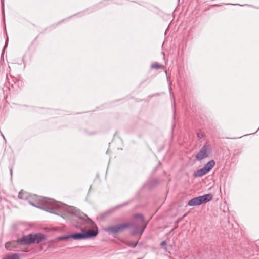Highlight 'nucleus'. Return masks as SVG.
Listing matches in <instances>:
<instances>
[{
	"label": "nucleus",
	"mask_w": 259,
	"mask_h": 259,
	"mask_svg": "<svg viewBox=\"0 0 259 259\" xmlns=\"http://www.w3.org/2000/svg\"><path fill=\"white\" fill-rule=\"evenodd\" d=\"M4 259H20V256L18 254L14 253L11 255L6 256Z\"/></svg>",
	"instance_id": "nucleus-12"
},
{
	"label": "nucleus",
	"mask_w": 259,
	"mask_h": 259,
	"mask_svg": "<svg viewBox=\"0 0 259 259\" xmlns=\"http://www.w3.org/2000/svg\"><path fill=\"white\" fill-rule=\"evenodd\" d=\"M138 259H141V258H138Z\"/></svg>",
	"instance_id": "nucleus-20"
},
{
	"label": "nucleus",
	"mask_w": 259,
	"mask_h": 259,
	"mask_svg": "<svg viewBox=\"0 0 259 259\" xmlns=\"http://www.w3.org/2000/svg\"><path fill=\"white\" fill-rule=\"evenodd\" d=\"M197 135L198 138L201 139L203 138L205 136V134L204 132H202L201 131L199 130L197 133Z\"/></svg>",
	"instance_id": "nucleus-15"
},
{
	"label": "nucleus",
	"mask_w": 259,
	"mask_h": 259,
	"mask_svg": "<svg viewBox=\"0 0 259 259\" xmlns=\"http://www.w3.org/2000/svg\"><path fill=\"white\" fill-rule=\"evenodd\" d=\"M163 67V66L157 63H155L154 64H152L151 66L152 68H155V69H159Z\"/></svg>",
	"instance_id": "nucleus-13"
},
{
	"label": "nucleus",
	"mask_w": 259,
	"mask_h": 259,
	"mask_svg": "<svg viewBox=\"0 0 259 259\" xmlns=\"http://www.w3.org/2000/svg\"><path fill=\"white\" fill-rule=\"evenodd\" d=\"M204 204L201 196L191 199L188 201V205L190 206L200 205Z\"/></svg>",
	"instance_id": "nucleus-7"
},
{
	"label": "nucleus",
	"mask_w": 259,
	"mask_h": 259,
	"mask_svg": "<svg viewBox=\"0 0 259 259\" xmlns=\"http://www.w3.org/2000/svg\"><path fill=\"white\" fill-rule=\"evenodd\" d=\"M207 173H208L207 171L206 170V169L204 167H203L202 168L197 170L194 174V176L195 177H202V176L206 174Z\"/></svg>",
	"instance_id": "nucleus-9"
},
{
	"label": "nucleus",
	"mask_w": 259,
	"mask_h": 259,
	"mask_svg": "<svg viewBox=\"0 0 259 259\" xmlns=\"http://www.w3.org/2000/svg\"><path fill=\"white\" fill-rule=\"evenodd\" d=\"M19 245H20L17 243V240L16 241H13L10 242H7L5 244V247L7 249L11 250L13 248H19Z\"/></svg>",
	"instance_id": "nucleus-8"
},
{
	"label": "nucleus",
	"mask_w": 259,
	"mask_h": 259,
	"mask_svg": "<svg viewBox=\"0 0 259 259\" xmlns=\"http://www.w3.org/2000/svg\"><path fill=\"white\" fill-rule=\"evenodd\" d=\"M160 245L161 246H165V247H166L167 243H166V241H163L161 242V243H160Z\"/></svg>",
	"instance_id": "nucleus-16"
},
{
	"label": "nucleus",
	"mask_w": 259,
	"mask_h": 259,
	"mask_svg": "<svg viewBox=\"0 0 259 259\" xmlns=\"http://www.w3.org/2000/svg\"><path fill=\"white\" fill-rule=\"evenodd\" d=\"M129 224L124 222L114 225L110 226L105 229L106 232L109 234H116L122 232L124 230L128 228Z\"/></svg>",
	"instance_id": "nucleus-4"
},
{
	"label": "nucleus",
	"mask_w": 259,
	"mask_h": 259,
	"mask_svg": "<svg viewBox=\"0 0 259 259\" xmlns=\"http://www.w3.org/2000/svg\"><path fill=\"white\" fill-rule=\"evenodd\" d=\"M8 38L7 37V40H6V42H5V45L4 47V50H3V51H4V50L5 49V48L7 47V45H8Z\"/></svg>",
	"instance_id": "nucleus-17"
},
{
	"label": "nucleus",
	"mask_w": 259,
	"mask_h": 259,
	"mask_svg": "<svg viewBox=\"0 0 259 259\" xmlns=\"http://www.w3.org/2000/svg\"><path fill=\"white\" fill-rule=\"evenodd\" d=\"M46 239L47 236L42 233H31L17 239V243L21 245H28L33 243L39 244Z\"/></svg>",
	"instance_id": "nucleus-2"
},
{
	"label": "nucleus",
	"mask_w": 259,
	"mask_h": 259,
	"mask_svg": "<svg viewBox=\"0 0 259 259\" xmlns=\"http://www.w3.org/2000/svg\"><path fill=\"white\" fill-rule=\"evenodd\" d=\"M201 196L202 198V200L204 204H206L211 200L213 198V196L211 194H207Z\"/></svg>",
	"instance_id": "nucleus-11"
},
{
	"label": "nucleus",
	"mask_w": 259,
	"mask_h": 259,
	"mask_svg": "<svg viewBox=\"0 0 259 259\" xmlns=\"http://www.w3.org/2000/svg\"><path fill=\"white\" fill-rule=\"evenodd\" d=\"M210 145L207 143L205 144L196 155V160L200 161L208 157V153L210 152Z\"/></svg>",
	"instance_id": "nucleus-6"
},
{
	"label": "nucleus",
	"mask_w": 259,
	"mask_h": 259,
	"mask_svg": "<svg viewBox=\"0 0 259 259\" xmlns=\"http://www.w3.org/2000/svg\"><path fill=\"white\" fill-rule=\"evenodd\" d=\"M98 232L93 230H90L84 233H76L70 235L71 238L74 240H82L95 237Z\"/></svg>",
	"instance_id": "nucleus-5"
},
{
	"label": "nucleus",
	"mask_w": 259,
	"mask_h": 259,
	"mask_svg": "<svg viewBox=\"0 0 259 259\" xmlns=\"http://www.w3.org/2000/svg\"><path fill=\"white\" fill-rule=\"evenodd\" d=\"M136 219H139L140 222L139 223L141 226L139 227L138 224L135 222H126V223L129 224L128 228L131 227L132 228V234L133 235H136L138 234L141 235L144 231L147 226V223L144 220L143 215L140 214H136L134 216Z\"/></svg>",
	"instance_id": "nucleus-3"
},
{
	"label": "nucleus",
	"mask_w": 259,
	"mask_h": 259,
	"mask_svg": "<svg viewBox=\"0 0 259 259\" xmlns=\"http://www.w3.org/2000/svg\"><path fill=\"white\" fill-rule=\"evenodd\" d=\"M18 198L21 199L28 200L29 203L35 207L42 209L50 213L57 214L56 211H65L66 212L77 215L81 220V223L84 224V228H92L95 226L94 222L89 218L87 215L80 213L75 207L68 206L54 199L47 198H41L36 195L30 196L29 194L21 191L18 195Z\"/></svg>",
	"instance_id": "nucleus-1"
},
{
	"label": "nucleus",
	"mask_w": 259,
	"mask_h": 259,
	"mask_svg": "<svg viewBox=\"0 0 259 259\" xmlns=\"http://www.w3.org/2000/svg\"><path fill=\"white\" fill-rule=\"evenodd\" d=\"M124 205H125V204L119 205L117 206L115 208H119V207H122Z\"/></svg>",
	"instance_id": "nucleus-18"
},
{
	"label": "nucleus",
	"mask_w": 259,
	"mask_h": 259,
	"mask_svg": "<svg viewBox=\"0 0 259 259\" xmlns=\"http://www.w3.org/2000/svg\"><path fill=\"white\" fill-rule=\"evenodd\" d=\"M69 238H71V237L70 236V235H67V236H64L59 237H58L57 238V240L58 241H62V240H63L68 239Z\"/></svg>",
	"instance_id": "nucleus-14"
},
{
	"label": "nucleus",
	"mask_w": 259,
	"mask_h": 259,
	"mask_svg": "<svg viewBox=\"0 0 259 259\" xmlns=\"http://www.w3.org/2000/svg\"><path fill=\"white\" fill-rule=\"evenodd\" d=\"M215 165V161L213 160L208 162L204 166V168L208 172Z\"/></svg>",
	"instance_id": "nucleus-10"
},
{
	"label": "nucleus",
	"mask_w": 259,
	"mask_h": 259,
	"mask_svg": "<svg viewBox=\"0 0 259 259\" xmlns=\"http://www.w3.org/2000/svg\"><path fill=\"white\" fill-rule=\"evenodd\" d=\"M10 172H11V175H12V169H10Z\"/></svg>",
	"instance_id": "nucleus-19"
}]
</instances>
